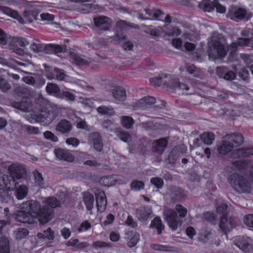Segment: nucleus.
I'll list each match as a JSON object with an SVG mask.
<instances>
[{
  "instance_id": "1",
  "label": "nucleus",
  "mask_w": 253,
  "mask_h": 253,
  "mask_svg": "<svg viewBox=\"0 0 253 253\" xmlns=\"http://www.w3.org/2000/svg\"><path fill=\"white\" fill-rule=\"evenodd\" d=\"M60 202L55 197L45 199L42 204L37 201H28L20 205L12 216L22 223H32L38 219L41 224H45L52 219V209L59 207Z\"/></svg>"
},
{
  "instance_id": "2",
  "label": "nucleus",
  "mask_w": 253,
  "mask_h": 253,
  "mask_svg": "<svg viewBox=\"0 0 253 253\" xmlns=\"http://www.w3.org/2000/svg\"><path fill=\"white\" fill-rule=\"evenodd\" d=\"M208 45V53L211 60L222 58L227 54L225 40L215 33L210 38Z\"/></svg>"
},
{
  "instance_id": "3",
  "label": "nucleus",
  "mask_w": 253,
  "mask_h": 253,
  "mask_svg": "<svg viewBox=\"0 0 253 253\" xmlns=\"http://www.w3.org/2000/svg\"><path fill=\"white\" fill-rule=\"evenodd\" d=\"M8 171L12 177L6 175L3 178V182L5 185L6 190H11L15 185L14 178L19 179L25 176L27 173V171L25 166L18 163H13L8 167Z\"/></svg>"
},
{
  "instance_id": "4",
  "label": "nucleus",
  "mask_w": 253,
  "mask_h": 253,
  "mask_svg": "<svg viewBox=\"0 0 253 253\" xmlns=\"http://www.w3.org/2000/svg\"><path fill=\"white\" fill-rule=\"evenodd\" d=\"M229 182L232 188L239 193H249L253 186V178H250L249 181L245 178L238 174H234L229 177Z\"/></svg>"
},
{
  "instance_id": "5",
  "label": "nucleus",
  "mask_w": 253,
  "mask_h": 253,
  "mask_svg": "<svg viewBox=\"0 0 253 253\" xmlns=\"http://www.w3.org/2000/svg\"><path fill=\"white\" fill-rule=\"evenodd\" d=\"M128 25L125 21H119L116 24V35L114 37V43L119 44L125 50H130L133 47L131 42L127 41L124 31L126 30Z\"/></svg>"
},
{
  "instance_id": "6",
  "label": "nucleus",
  "mask_w": 253,
  "mask_h": 253,
  "mask_svg": "<svg viewBox=\"0 0 253 253\" xmlns=\"http://www.w3.org/2000/svg\"><path fill=\"white\" fill-rule=\"evenodd\" d=\"M170 78V81H169L168 84L173 86L174 88H179L181 89H185L188 90L189 89V87L187 86V85L183 84H180L176 79L172 78L171 76H164L162 75L160 77H157L155 78H152L150 79V82L151 84L155 85V86H160L162 84H164L167 83V81L166 80H164L165 78Z\"/></svg>"
},
{
  "instance_id": "7",
  "label": "nucleus",
  "mask_w": 253,
  "mask_h": 253,
  "mask_svg": "<svg viewBox=\"0 0 253 253\" xmlns=\"http://www.w3.org/2000/svg\"><path fill=\"white\" fill-rule=\"evenodd\" d=\"M200 7L205 11L211 12L216 9L217 12L224 13L226 11V8L221 4L217 0L211 1L210 0H203L200 4Z\"/></svg>"
},
{
  "instance_id": "8",
  "label": "nucleus",
  "mask_w": 253,
  "mask_h": 253,
  "mask_svg": "<svg viewBox=\"0 0 253 253\" xmlns=\"http://www.w3.org/2000/svg\"><path fill=\"white\" fill-rule=\"evenodd\" d=\"M248 46L253 48V39L239 38L236 42L232 43L228 48L231 55H233L237 51V46Z\"/></svg>"
},
{
  "instance_id": "9",
  "label": "nucleus",
  "mask_w": 253,
  "mask_h": 253,
  "mask_svg": "<svg viewBox=\"0 0 253 253\" xmlns=\"http://www.w3.org/2000/svg\"><path fill=\"white\" fill-rule=\"evenodd\" d=\"M165 219L169 226L173 230H175L181 224V221L177 220L176 213L172 211H168L165 213Z\"/></svg>"
},
{
  "instance_id": "10",
  "label": "nucleus",
  "mask_w": 253,
  "mask_h": 253,
  "mask_svg": "<svg viewBox=\"0 0 253 253\" xmlns=\"http://www.w3.org/2000/svg\"><path fill=\"white\" fill-rule=\"evenodd\" d=\"M99 182L102 185L109 187L117 184H123L125 181L120 176L112 175L102 177L100 179Z\"/></svg>"
},
{
  "instance_id": "11",
  "label": "nucleus",
  "mask_w": 253,
  "mask_h": 253,
  "mask_svg": "<svg viewBox=\"0 0 253 253\" xmlns=\"http://www.w3.org/2000/svg\"><path fill=\"white\" fill-rule=\"evenodd\" d=\"M250 240L247 237H236L233 239L235 245L240 249L245 252H250L252 249Z\"/></svg>"
},
{
  "instance_id": "12",
  "label": "nucleus",
  "mask_w": 253,
  "mask_h": 253,
  "mask_svg": "<svg viewBox=\"0 0 253 253\" xmlns=\"http://www.w3.org/2000/svg\"><path fill=\"white\" fill-rule=\"evenodd\" d=\"M70 56L75 63L78 65H87L92 68L95 67V62L90 59L84 56L82 57L74 52L71 53Z\"/></svg>"
},
{
  "instance_id": "13",
  "label": "nucleus",
  "mask_w": 253,
  "mask_h": 253,
  "mask_svg": "<svg viewBox=\"0 0 253 253\" xmlns=\"http://www.w3.org/2000/svg\"><path fill=\"white\" fill-rule=\"evenodd\" d=\"M97 208L98 211L103 212L106 209L107 200L105 194L100 190H97L95 192Z\"/></svg>"
},
{
  "instance_id": "14",
  "label": "nucleus",
  "mask_w": 253,
  "mask_h": 253,
  "mask_svg": "<svg viewBox=\"0 0 253 253\" xmlns=\"http://www.w3.org/2000/svg\"><path fill=\"white\" fill-rule=\"evenodd\" d=\"M54 153L56 157L61 160L72 162L75 160L74 156L69 150L58 148L54 150Z\"/></svg>"
},
{
  "instance_id": "15",
  "label": "nucleus",
  "mask_w": 253,
  "mask_h": 253,
  "mask_svg": "<svg viewBox=\"0 0 253 253\" xmlns=\"http://www.w3.org/2000/svg\"><path fill=\"white\" fill-rule=\"evenodd\" d=\"M234 226V219L230 218L229 219L227 218L226 214H223L221 217L219 227L224 232L229 231Z\"/></svg>"
},
{
  "instance_id": "16",
  "label": "nucleus",
  "mask_w": 253,
  "mask_h": 253,
  "mask_svg": "<svg viewBox=\"0 0 253 253\" xmlns=\"http://www.w3.org/2000/svg\"><path fill=\"white\" fill-rule=\"evenodd\" d=\"M152 211L149 207H140L136 211V215L139 220L142 221L151 217Z\"/></svg>"
},
{
  "instance_id": "17",
  "label": "nucleus",
  "mask_w": 253,
  "mask_h": 253,
  "mask_svg": "<svg viewBox=\"0 0 253 253\" xmlns=\"http://www.w3.org/2000/svg\"><path fill=\"white\" fill-rule=\"evenodd\" d=\"M51 110H49L47 106L45 110L42 109L41 113L38 115V118L41 122L46 121V123H49L55 118L53 113H50Z\"/></svg>"
},
{
  "instance_id": "18",
  "label": "nucleus",
  "mask_w": 253,
  "mask_h": 253,
  "mask_svg": "<svg viewBox=\"0 0 253 253\" xmlns=\"http://www.w3.org/2000/svg\"><path fill=\"white\" fill-rule=\"evenodd\" d=\"M15 184H16V182ZM13 187V188L11 191L13 190L14 188H15V195L18 200H23L27 195L28 188L26 185L22 184L16 186V185H15Z\"/></svg>"
},
{
  "instance_id": "19",
  "label": "nucleus",
  "mask_w": 253,
  "mask_h": 253,
  "mask_svg": "<svg viewBox=\"0 0 253 253\" xmlns=\"http://www.w3.org/2000/svg\"><path fill=\"white\" fill-rule=\"evenodd\" d=\"M225 138L230 143L233 144V146H236L241 145L244 141V137L242 135L239 133H235L225 136Z\"/></svg>"
},
{
  "instance_id": "20",
  "label": "nucleus",
  "mask_w": 253,
  "mask_h": 253,
  "mask_svg": "<svg viewBox=\"0 0 253 253\" xmlns=\"http://www.w3.org/2000/svg\"><path fill=\"white\" fill-rule=\"evenodd\" d=\"M94 22L97 27L104 30H108L110 27V20L105 16H99L94 19Z\"/></svg>"
},
{
  "instance_id": "21",
  "label": "nucleus",
  "mask_w": 253,
  "mask_h": 253,
  "mask_svg": "<svg viewBox=\"0 0 253 253\" xmlns=\"http://www.w3.org/2000/svg\"><path fill=\"white\" fill-rule=\"evenodd\" d=\"M89 141L92 143L95 149L100 151L102 149V144L99 134L97 132H94L90 135Z\"/></svg>"
},
{
  "instance_id": "22",
  "label": "nucleus",
  "mask_w": 253,
  "mask_h": 253,
  "mask_svg": "<svg viewBox=\"0 0 253 253\" xmlns=\"http://www.w3.org/2000/svg\"><path fill=\"white\" fill-rule=\"evenodd\" d=\"M46 77L49 80L56 79L59 81H64L66 80V76L64 73L63 70L54 68L53 73L47 72Z\"/></svg>"
},
{
  "instance_id": "23",
  "label": "nucleus",
  "mask_w": 253,
  "mask_h": 253,
  "mask_svg": "<svg viewBox=\"0 0 253 253\" xmlns=\"http://www.w3.org/2000/svg\"><path fill=\"white\" fill-rule=\"evenodd\" d=\"M112 93L114 98L118 101H124L126 99V92L123 87H115Z\"/></svg>"
},
{
  "instance_id": "24",
  "label": "nucleus",
  "mask_w": 253,
  "mask_h": 253,
  "mask_svg": "<svg viewBox=\"0 0 253 253\" xmlns=\"http://www.w3.org/2000/svg\"><path fill=\"white\" fill-rule=\"evenodd\" d=\"M14 106L23 111H29L31 106V101L28 98H23L21 101L15 103Z\"/></svg>"
},
{
  "instance_id": "25",
  "label": "nucleus",
  "mask_w": 253,
  "mask_h": 253,
  "mask_svg": "<svg viewBox=\"0 0 253 253\" xmlns=\"http://www.w3.org/2000/svg\"><path fill=\"white\" fill-rule=\"evenodd\" d=\"M72 126L71 123L65 120H61L57 125L56 129L61 133H67L71 130Z\"/></svg>"
},
{
  "instance_id": "26",
  "label": "nucleus",
  "mask_w": 253,
  "mask_h": 253,
  "mask_svg": "<svg viewBox=\"0 0 253 253\" xmlns=\"http://www.w3.org/2000/svg\"><path fill=\"white\" fill-rule=\"evenodd\" d=\"M167 143V141L164 138L156 140L153 143V149L158 153L162 154L165 150Z\"/></svg>"
},
{
  "instance_id": "27",
  "label": "nucleus",
  "mask_w": 253,
  "mask_h": 253,
  "mask_svg": "<svg viewBox=\"0 0 253 253\" xmlns=\"http://www.w3.org/2000/svg\"><path fill=\"white\" fill-rule=\"evenodd\" d=\"M233 147V144L230 143L227 140H226V141H222L218 146L217 151L219 154L224 155L231 151Z\"/></svg>"
},
{
  "instance_id": "28",
  "label": "nucleus",
  "mask_w": 253,
  "mask_h": 253,
  "mask_svg": "<svg viewBox=\"0 0 253 253\" xmlns=\"http://www.w3.org/2000/svg\"><path fill=\"white\" fill-rule=\"evenodd\" d=\"M84 201L88 211L92 210L93 206L94 197L92 194L88 192H84L83 194Z\"/></svg>"
},
{
  "instance_id": "29",
  "label": "nucleus",
  "mask_w": 253,
  "mask_h": 253,
  "mask_svg": "<svg viewBox=\"0 0 253 253\" xmlns=\"http://www.w3.org/2000/svg\"><path fill=\"white\" fill-rule=\"evenodd\" d=\"M150 227L151 228H156L158 234L161 233L162 231L164 229V225L163 224L162 220L159 217H156L151 222Z\"/></svg>"
},
{
  "instance_id": "30",
  "label": "nucleus",
  "mask_w": 253,
  "mask_h": 253,
  "mask_svg": "<svg viewBox=\"0 0 253 253\" xmlns=\"http://www.w3.org/2000/svg\"><path fill=\"white\" fill-rule=\"evenodd\" d=\"M46 90L48 94L59 97L60 89L59 87L54 84H48L46 86Z\"/></svg>"
},
{
  "instance_id": "31",
  "label": "nucleus",
  "mask_w": 253,
  "mask_h": 253,
  "mask_svg": "<svg viewBox=\"0 0 253 253\" xmlns=\"http://www.w3.org/2000/svg\"><path fill=\"white\" fill-rule=\"evenodd\" d=\"M129 241L127 245L130 247H134L139 240V234L136 232H130L127 234Z\"/></svg>"
},
{
  "instance_id": "32",
  "label": "nucleus",
  "mask_w": 253,
  "mask_h": 253,
  "mask_svg": "<svg viewBox=\"0 0 253 253\" xmlns=\"http://www.w3.org/2000/svg\"><path fill=\"white\" fill-rule=\"evenodd\" d=\"M9 240L5 237L0 238V253H9Z\"/></svg>"
},
{
  "instance_id": "33",
  "label": "nucleus",
  "mask_w": 253,
  "mask_h": 253,
  "mask_svg": "<svg viewBox=\"0 0 253 253\" xmlns=\"http://www.w3.org/2000/svg\"><path fill=\"white\" fill-rule=\"evenodd\" d=\"M146 14L149 17L141 18L142 19L154 18L156 20H160L161 16L162 15V12L160 10H155L153 11L150 9H145Z\"/></svg>"
},
{
  "instance_id": "34",
  "label": "nucleus",
  "mask_w": 253,
  "mask_h": 253,
  "mask_svg": "<svg viewBox=\"0 0 253 253\" xmlns=\"http://www.w3.org/2000/svg\"><path fill=\"white\" fill-rule=\"evenodd\" d=\"M39 239H46L48 240H52L54 238V232L50 228H48L43 233H39L37 234Z\"/></svg>"
},
{
  "instance_id": "35",
  "label": "nucleus",
  "mask_w": 253,
  "mask_h": 253,
  "mask_svg": "<svg viewBox=\"0 0 253 253\" xmlns=\"http://www.w3.org/2000/svg\"><path fill=\"white\" fill-rule=\"evenodd\" d=\"M45 49L50 51V53H58L65 51V48L57 44H48L45 46Z\"/></svg>"
},
{
  "instance_id": "36",
  "label": "nucleus",
  "mask_w": 253,
  "mask_h": 253,
  "mask_svg": "<svg viewBox=\"0 0 253 253\" xmlns=\"http://www.w3.org/2000/svg\"><path fill=\"white\" fill-rule=\"evenodd\" d=\"M0 11L14 19H17L19 17V14L17 11L8 7H0Z\"/></svg>"
},
{
  "instance_id": "37",
  "label": "nucleus",
  "mask_w": 253,
  "mask_h": 253,
  "mask_svg": "<svg viewBox=\"0 0 253 253\" xmlns=\"http://www.w3.org/2000/svg\"><path fill=\"white\" fill-rule=\"evenodd\" d=\"M155 102L154 97L146 96L139 100L138 103V106L141 108L147 107V105L152 104Z\"/></svg>"
},
{
  "instance_id": "38",
  "label": "nucleus",
  "mask_w": 253,
  "mask_h": 253,
  "mask_svg": "<svg viewBox=\"0 0 253 253\" xmlns=\"http://www.w3.org/2000/svg\"><path fill=\"white\" fill-rule=\"evenodd\" d=\"M201 138L204 143L207 145H211L214 139V136L212 132H205L201 134Z\"/></svg>"
},
{
  "instance_id": "39",
  "label": "nucleus",
  "mask_w": 253,
  "mask_h": 253,
  "mask_svg": "<svg viewBox=\"0 0 253 253\" xmlns=\"http://www.w3.org/2000/svg\"><path fill=\"white\" fill-rule=\"evenodd\" d=\"M246 12L245 9L239 8L235 10L232 19L235 21L242 20L246 17Z\"/></svg>"
},
{
  "instance_id": "40",
  "label": "nucleus",
  "mask_w": 253,
  "mask_h": 253,
  "mask_svg": "<svg viewBox=\"0 0 253 253\" xmlns=\"http://www.w3.org/2000/svg\"><path fill=\"white\" fill-rule=\"evenodd\" d=\"M94 99L93 98H86L80 97L78 99V102L82 104L85 107L93 108L94 105Z\"/></svg>"
},
{
  "instance_id": "41",
  "label": "nucleus",
  "mask_w": 253,
  "mask_h": 253,
  "mask_svg": "<svg viewBox=\"0 0 253 253\" xmlns=\"http://www.w3.org/2000/svg\"><path fill=\"white\" fill-rule=\"evenodd\" d=\"M121 120L122 126L127 129L130 128L134 124L133 119L130 117L123 116Z\"/></svg>"
},
{
  "instance_id": "42",
  "label": "nucleus",
  "mask_w": 253,
  "mask_h": 253,
  "mask_svg": "<svg viewBox=\"0 0 253 253\" xmlns=\"http://www.w3.org/2000/svg\"><path fill=\"white\" fill-rule=\"evenodd\" d=\"M97 111L99 114L102 115H112L114 113V111L112 108L105 106H102L98 107Z\"/></svg>"
},
{
  "instance_id": "43",
  "label": "nucleus",
  "mask_w": 253,
  "mask_h": 253,
  "mask_svg": "<svg viewBox=\"0 0 253 253\" xmlns=\"http://www.w3.org/2000/svg\"><path fill=\"white\" fill-rule=\"evenodd\" d=\"M29 234L28 230L26 228H18L14 232L15 237L18 239H21Z\"/></svg>"
},
{
  "instance_id": "44",
  "label": "nucleus",
  "mask_w": 253,
  "mask_h": 253,
  "mask_svg": "<svg viewBox=\"0 0 253 253\" xmlns=\"http://www.w3.org/2000/svg\"><path fill=\"white\" fill-rule=\"evenodd\" d=\"M180 70L181 72L186 71L187 73L190 74H193L194 76H197V71L195 66L194 65H187L185 67H181Z\"/></svg>"
},
{
  "instance_id": "45",
  "label": "nucleus",
  "mask_w": 253,
  "mask_h": 253,
  "mask_svg": "<svg viewBox=\"0 0 253 253\" xmlns=\"http://www.w3.org/2000/svg\"><path fill=\"white\" fill-rule=\"evenodd\" d=\"M33 175L35 178V183L39 186H42L44 184L43 178L42 173L37 170L33 171Z\"/></svg>"
},
{
  "instance_id": "46",
  "label": "nucleus",
  "mask_w": 253,
  "mask_h": 253,
  "mask_svg": "<svg viewBox=\"0 0 253 253\" xmlns=\"http://www.w3.org/2000/svg\"><path fill=\"white\" fill-rule=\"evenodd\" d=\"M144 187V184L141 181H134L131 184V188L134 191H139L143 189Z\"/></svg>"
},
{
  "instance_id": "47",
  "label": "nucleus",
  "mask_w": 253,
  "mask_h": 253,
  "mask_svg": "<svg viewBox=\"0 0 253 253\" xmlns=\"http://www.w3.org/2000/svg\"><path fill=\"white\" fill-rule=\"evenodd\" d=\"M237 154L239 157H248L250 155L253 154V150L251 149H239L237 151Z\"/></svg>"
},
{
  "instance_id": "48",
  "label": "nucleus",
  "mask_w": 253,
  "mask_h": 253,
  "mask_svg": "<svg viewBox=\"0 0 253 253\" xmlns=\"http://www.w3.org/2000/svg\"><path fill=\"white\" fill-rule=\"evenodd\" d=\"M175 210L181 217H184L187 214V209L181 205H177Z\"/></svg>"
},
{
  "instance_id": "49",
  "label": "nucleus",
  "mask_w": 253,
  "mask_h": 253,
  "mask_svg": "<svg viewBox=\"0 0 253 253\" xmlns=\"http://www.w3.org/2000/svg\"><path fill=\"white\" fill-rule=\"evenodd\" d=\"M43 136L46 139L50 140L53 142H56L58 141V137L51 131H46L44 132Z\"/></svg>"
},
{
  "instance_id": "50",
  "label": "nucleus",
  "mask_w": 253,
  "mask_h": 253,
  "mask_svg": "<svg viewBox=\"0 0 253 253\" xmlns=\"http://www.w3.org/2000/svg\"><path fill=\"white\" fill-rule=\"evenodd\" d=\"M151 183L158 188H162L164 184L163 179L158 177L152 178L151 179Z\"/></svg>"
},
{
  "instance_id": "51",
  "label": "nucleus",
  "mask_w": 253,
  "mask_h": 253,
  "mask_svg": "<svg viewBox=\"0 0 253 253\" xmlns=\"http://www.w3.org/2000/svg\"><path fill=\"white\" fill-rule=\"evenodd\" d=\"M117 135L120 139L124 142H127L131 140L130 135L126 132H120Z\"/></svg>"
},
{
  "instance_id": "52",
  "label": "nucleus",
  "mask_w": 253,
  "mask_h": 253,
  "mask_svg": "<svg viewBox=\"0 0 253 253\" xmlns=\"http://www.w3.org/2000/svg\"><path fill=\"white\" fill-rule=\"evenodd\" d=\"M0 199H2V201L7 202V199H10L11 197L7 194V192L4 189L2 185H0Z\"/></svg>"
},
{
  "instance_id": "53",
  "label": "nucleus",
  "mask_w": 253,
  "mask_h": 253,
  "mask_svg": "<svg viewBox=\"0 0 253 253\" xmlns=\"http://www.w3.org/2000/svg\"><path fill=\"white\" fill-rule=\"evenodd\" d=\"M91 228V224L87 221H85L82 222L80 227L78 228V230L80 232L86 231Z\"/></svg>"
},
{
  "instance_id": "54",
  "label": "nucleus",
  "mask_w": 253,
  "mask_h": 253,
  "mask_svg": "<svg viewBox=\"0 0 253 253\" xmlns=\"http://www.w3.org/2000/svg\"><path fill=\"white\" fill-rule=\"evenodd\" d=\"M66 142L68 145H71L74 147H77L80 143L79 140L76 138H67Z\"/></svg>"
},
{
  "instance_id": "55",
  "label": "nucleus",
  "mask_w": 253,
  "mask_h": 253,
  "mask_svg": "<svg viewBox=\"0 0 253 253\" xmlns=\"http://www.w3.org/2000/svg\"><path fill=\"white\" fill-rule=\"evenodd\" d=\"M0 88L3 91H6L10 88L9 84L0 77Z\"/></svg>"
},
{
  "instance_id": "56",
  "label": "nucleus",
  "mask_w": 253,
  "mask_h": 253,
  "mask_svg": "<svg viewBox=\"0 0 253 253\" xmlns=\"http://www.w3.org/2000/svg\"><path fill=\"white\" fill-rule=\"evenodd\" d=\"M245 224L250 227L253 228V214H249L244 219Z\"/></svg>"
},
{
  "instance_id": "57",
  "label": "nucleus",
  "mask_w": 253,
  "mask_h": 253,
  "mask_svg": "<svg viewBox=\"0 0 253 253\" xmlns=\"http://www.w3.org/2000/svg\"><path fill=\"white\" fill-rule=\"evenodd\" d=\"M40 16L42 21H50L54 19L53 15L48 13L41 14Z\"/></svg>"
},
{
  "instance_id": "58",
  "label": "nucleus",
  "mask_w": 253,
  "mask_h": 253,
  "mask_svg": "<svg viewBox=\"0 0 253 253\" xmlns=\"http://www.w3.org/2000/svg\"><path fill=\"white\" fill-rule=\"evenodd\" d=\"M151 248L156 251H168V248L164 245L160 244H152L151 246Z\"/></svg>"
},
{
  "instance_id": "59",
  "label": "nucleus",
  "mask_w": 253,
  "mask_h": 253,
  "mask_svg": "<svg viewBox=\"0 0 253 253\" xmlns=\"http://www.w3.org/2000/svg\"><path fill=\"white\" fill-rule=\"evenodd\" d=\"M62 95L63 97H66L68 99L71 101H74L75 99V95L69 91H63Z\"/></svg>"
},
{
  "instance_id": "60",
  "label": "nucleus",
  "mask_w": 253,
  "mask_h": 253,
  "mask_svg": "<svg viewBox=\"0 0 253 253\" xmlns=\"http://www.w3.org/2000/svg\"><path fill=\"white\" fill-rule=\"evenodd\" d=\"M6 35L0 29V44L5 45L6 44Z\"/></svg>"
},
{
  "instance_id": "61",
  "label": "nucleus",
  "mask_w": 253,
  "mask_h": 253,
  "mask_svg": "<svg viewBox=\"0 0 253 253\" xmlns=\"http://www.w3.org/2000/svg\"><path fill=\"white\" fill-rule=\"evenodd\" d=\"M31 48L33 51L39 52L42 50L43 47L40 44L33 43L31 45Z\"/></svg>"
},
{
  "instance_id": "62",
  "label": "nucleus",
  "mask_w": 253,
  "mask_h": 253,
  "mask_svg": "<svg viewBox=\"0 0 253 253\" xmlns=\"http://www.w3.org/2000/svg\"><path fill=\"white\" fill-rule=\"evenodd\" d=\"M61 234L64 239H67L71 236V231L69 229L67 228H63L61 231Z\"/></svg>"
},
{
  "instance_id": "63",
  "label": "nucleus",
  "mask_w": 253,
  "mask_h": 253,
  "mask_svg": "<svg viewBox=\"0 0 253 253\" xmlns=\"http://www.w3.org/2000/svg\"><path fill=\"white\" fill-rule=\"evenodd\" d=\"M16 42L21 46H25L29 44L28 41L26 39L23 38H16Z\"/></svg>"
},
{
  "instance_id": "64",
  "label": "nucleus",
  "mask_w": 253,
  "mask_h": 253,
  "mask_svg": "<svg viewBox=\"0 0 253 253\" xmlns=\"http://www.w3.org/2000/svg\"><path fill=\"white\" fill-rule=\"evenodd\" d=\"M187 235L190 238H192L193 236L196 234V231L194 228L192 227H188L186 230Z\"/></svg>"
}]
</instances>
